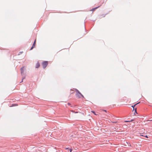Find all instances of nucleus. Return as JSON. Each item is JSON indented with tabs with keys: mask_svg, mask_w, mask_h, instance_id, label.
Instances as JSON below:
<instances>
[{
	"mask_svg": "<svg viewBox=\"0 0 152 152\" xmlns=\"http://www.w3.org/2000/svg\"><path fill=\"white\" fill-rule=\"evenodd\" d=\"M76 92V95L78 98H80L81 96L84 98V96L80 92V91L77 89H75Z\"/></svg>",
	"mask_w": 152,
	"mask_h": 152,
	"instance_id": "nucleus-1",
	"label": "nucleus"
},
{
	"mask_svg": "<svg viewBox=\"0 0 152 152\" xmlns=\"http://www.w3.org/2000/svg\"><path fill=\"white\" fill-rule=\"evenodd\" d=\"M104 111L106 112V110H104Z\"/></svg>",
	"mask_w": 152,
	"mask_h": 152,
	"instance_id": "nucleus-18",
	"label": "nucleus"
},
{
	"mask_svg": "<svg viewBox=\"0 0 152 152\" xmlns=\"http://www.w3.org/2000/svg\"><path fill=\"white\" fill-rule=\"evenodd\" d=\"M145 137L147 138H148V136H147V135H145Z\"/></svg>",
	"mask_w": 152,
	"mask_h": 152,
	"instance_id": "nucleus-12",
	"label": "nucleus"
},
{
	"mask_svg": "<svg viewBox=\"0 0 152 152\" xmlns=\"http://www.w3.org/2000/svg\"><path fill=\"white\" fill-rule=\"evenodd\" d=\"M134 114L135 115V113H137V108H135L134 110Z\"/></svg>",
	"mask_w": 152,
	"mask_h": 152,
	"instance_id": "nucleus-7",
	"label": "nucleus"
},
{
	"mask_svg": "<svg viewBox=\"0 0 152 152\" xmlns=\"http://www.w3.org/2000/svg\"><path fill=\"white\" fill-rule=\"evenodd\" d=\"M98 7H97L96 8H94L92 10L94 11Z\"/></svg>",
	"mask_w": 152,
	"mask_h": 152,
	"instance_id": "nucleus-8",
	"label": "nucleus"
},
{
	"mask_svg": "<svg viewBox=\"0 0 152 152\" xmlns=\"http://www.w3.org/2000/svg\"><path fill=\"white\" fill-rule=\"evenodd\" d=\"M72 149H70L69 150V151L70 152H72Z\"/></svg>",
	"mask_w": 152,
	"mask_h": 152,
	"instance_id": "nucleus-9",
	"label": "nucleus"
},
{
	"mask_svg": "<svg viewBox=\"0 0 152 152\" xmlns=\"http://www.w3.org/2000/svg\"><path fill=\"white\" fill-rule=\"evenodd\" d=\"M129 121H125V122H128Z\"/></svg>",
	"mask_w": 152,
	"mask_h": 152,
	"instance_id": "nucleus-16",
	"label": "nucleus"
},
{
	"mask_svg": "<svg viewBox=\"0 0 152 152\" xmlns=\"http://www.w3.org/2000/svg\"><path fill=\"white\" fill-rule=\"evenodd\" d=\"M133 121V120H132L131 121Z\"/></svg>",
	"mask_w": 152,
	"mask_h": 152,
	"instance_id": "nucleus-19",
	"label": "nucleus"
},
{
	"mask_svg": "<svg viewBox=\"0 0 152 152\" xmlns=\"http://www.w3.org/2000/svg\"><path fill=\"white\" fill-rule=\"evenodd\" d=\"M40 65V64L39 62H37L36 64V68H38L39 67Z\"/></svg>",
	"mask_w": 152,
	"mask_h": 152,
	"instance_id": "nucleus-4",
	"label": "nucleus"
},
{
	"mask_svg": "<svg viewBox=\"0 0 152 152\" xmlns=\"http://www.w3.org/2000/svg\"><path fill=\"white\" fill-rule=\"evenodd\" d=\"M75 113H78V112H75Z\"/></svg>",
	"mask_w": 152,
	"mask_h": 152,
	"instance_id": "nucleus-14",
	"label": "nucleus"
},
{
	"mask_svg": "<svg viewBox=\"0 0 152 152\" xmlns=\"http://www.w3.org/2000/svg\"><path fill=\"white\" fill-rule=\"evenodd\" d=\"M72 111V112H74L72 110V111Z\"/></svg>",
	"mask_w": 152,
	"mask_h": 152,
	"instance_id": "nucleus-17",
	"label": "nucleus"
},
{
	"mask_svg": "<svg viewBox=\"0 0 152 152\" xmlns=\"http://www.w3.org/2000/svg\"><path fill=\"white\" fill-rule=\"evenodd\" d=\"M150 121H152V120H150Z\"/></svg>",
	"mask_w": 152,
	"mask_h": 152,
	"instance_id": "nucleus-20",
	"label": "nucleus"
},
{
	"mask_svg": "<svg viewBox=\"0 0 152 152\" xmlns=\"http://www.w3.org/2000/svg\"><path fill=\"white\" fill-rule=\"evenodd\" d=\"M91 112L93 113L94 115H96V114L95 113V112L94 111H92Z\"/></svg>",
	"mask_w": 152,
	"mask_h": 152,
	"instance_id": "nucleus-10",
	"label": "nucleus"
},
{
	"mask_svg": "<svg viewBox=\"0 0 152 152\" xmlns=\"http://www.w3.org/2000/svg\"><path fill=\"white\" fill-rule=\"evenodd\" d=\"M68 105H70V103H68Z\"/></svg>",
	"mask_w": 152,
	"mask_h": 152,
	"instance_id": "nucleus-13",
	"label": "nucleus"
},
{
	"mask_svg": "<svg viewBox=\"0 0 152 152\" xmlns=\"http://www.w3.org/2000/svg\"><path fill=\"white\" fill-rule=\"evenodd\" d=\"M140 102H139V103H140ZM139 103H137L136 104H135L134 105H132V107L133 108V110H134V107H135V105H136L137 104H138Z\"/></svg>",
	"mask_w": 152,
	"mask_h": 152,
	"instance_id": "nucleus-6",
	"label": "nucleus"
},
{
	"mask_svg": "<svg viewBox=\"0 0 152 152\" xmlns=\"http://www.w3.org/2000/svg\"><path fill=\"white\" fill-rule=\"evenodd\" d=\"M68 149V148H65V149Z\"/></svg>",
	"mask_w": 152,
	"mask_h": 152,
	"instance_id": "nucleus-15",
	"label": "nucleus"
},
{
	"mask_svg": "<svg viewBox=\"0 0 152 152\" xmlns=\"http://www.w3.org/2000/svg\"><path fill=\"white\" fill-rule=\"evenodd\" d=\"M23 69H24L23 67H22L20 69L21 74H22L23 73Z\"/></svg>",
	"mask_w": 152,
	"mask_h": 152,
	"instance_id": "nucleus-5",
	"label": "nucleus"
},
{
	"mask_svg": "<svg viewBox=\"0 0 152 152\" xmlns=\"http://www.w3.org/2000/svg\"><path fill=\"white\" fill-rule=\"evenodd\" d=\"M13 106H18V104H14V105H13Z\"/></svg>",
	"mask_w": 152,
	"mask_h": 152,
	"instance_id": "nucleus-11",
	"label": "nucleus"
},
{
	"mask_svg": "<svg viewBox=\"0 0 152 152\" xmlns=\"http://www.w3.org/2000/svg\"><path fill=\"white\" fill-rule=\"evenodd\" d=\"M36 39H35L34 42V43L33 44L31 48L30 49V50H31L32 49L34 48L35 46V44H36Z\"/></svg>",
	"mask_w": 152,
	"mask_h": 152,
	"instance_id": "nucleus-3",
	"label": "nucleus"
},
{
	"mask_svg": "<svg viewBox=\"0 0 152 152\" xmlns=\"http://www.w3.org/2000/svg\"><path fill=\"white\" fill-rule=\"evenodd\" d=\"M48 64V61H44L42 63V66L44 69H45L47 66Z\"/></svg>",
	"mask_w": 152,
	"mask_h": 152,
	"instance_id": "nucleus-2",
	"label": "nucleus"
}]
</instances>
